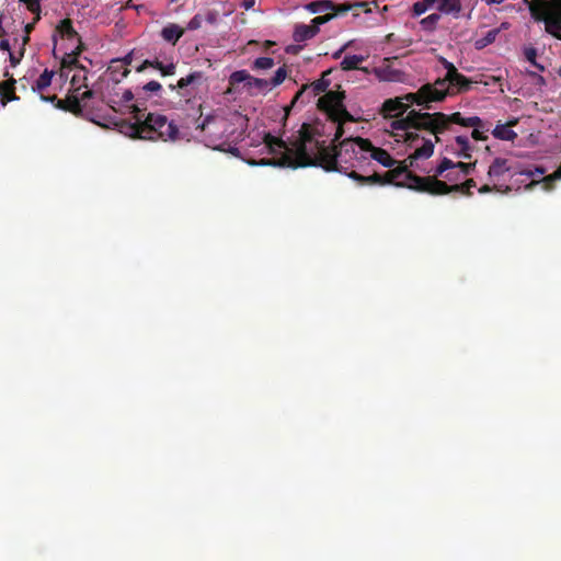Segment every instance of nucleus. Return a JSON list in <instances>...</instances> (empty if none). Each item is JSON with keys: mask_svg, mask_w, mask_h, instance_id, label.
Here are the masks:
<instances>
[{"mask_svg": "<svg viewBox=\"0 0 561 561\" xmlns=\"http://www.w3.org/2000/svg\"><path fill=\"white\" fill-rule=\"evenodd\" d=\"M133 100L136 101L134 104H138V102L140 103V108H147L146 105H145L146 99L144 96H141V92H139V90H136V92H133L129 89L124 91V93H123V95H122L119 101L111 100L108 102V105L113 110H115V105L116 104L117 105L127 104V103H129Z\"/></svg>", "mask_w": 561, "mask_h": 561, "instance_id": "obj_16", "label": "nucleus"}, {"mask_svg": "<svg viewBox=\"0 0 561 561\" xmlns=\"http://www.w3.org/2000/svg\"><path fill=\"white\" fill-rule=\"evenodd\" d=\"M557 180H561V164L557 168V170L553 173L545 176L540 181L533 180L526 187L533 188L537 184L542 183L543 188L550 191L553 187V182Z\"/></svg>", "mask_w": 561, "mask_h": 561, "instance_id": "obj_26", "label": "nucleus"}, {"mask_svg": "<svg viewBox=\"0 0 561 561\" xmlns=\"http://www.w3.org/2000/svg\"><path fill=\"white\" fill-rule=\"evenodd\" d=\"M517 124V119H512L506 124H497L492 130V135L500 140L514 141L517 138L516 131L512 129Z\"/></svg>", "mask_w": 561, "mask_h": 561, "instance_id": "obj_14", "label": "nucleus"}, {"mask_svg": "<svg viewBox=\"0 0 561 561\" xmlns=\"http://www.w3.org/2000/svg\"><path fill=\"white\" fill-rule=\"evenodd\" d=\"M108 69L111 71V75L113 76V79L116 82H119L123 79V78H121V73H122L123 69H122V67L117 66L116 60H112Z\"/></svg>", "mask_w": 561, "mask_h": 561, "instance_id": "obj_48", "label": "nucleus"}, {"mask_svg": "<svg viewBox=\"0 0 561 561\" xmlns=\"http://www.w3.org/2000/svg\"><path fill=\"white\" fill-rule=\"evenodd\" d=\"M499 34L497 30H490L484 37L476 41V48L482 49L488 45L492 44Z\"/></svg>", "mask_w": 561, "mask_h": 561, "instance_id": "obj_35", "label": "nucleus"}, {"mask_svg": "<svg viewBox=\"0 0 561 561\" xmlns=\"http://www.w3.org/2000/svg\"><path fill=\"white\" fill-rule=\"evenodd\" d=\"M456 144L459 146L460 150L457 152V156L463 159L471 158L472 146L469 142L468 137L466 136H456Z\"/></svg>", "mask_w": 561, "mask_h": 561, "instance_id": "obj_31", "label": "nucleus"}, {"mask_svg": "<svg viewBox=\"0 0 561 561\" xmlns=\"http://www.w3.org/2000/svg\"><path fill=\"white\" fill-rule=\"evenodd\" d=\"M286 77H287L286 67L285 66L279 67L276 70L274 77L271 79V81H268L270 85H272L273 88L278 87L279 84H282L284 82Z\"/></svg>", "mask_w": 561, "mask_h": 561, "instance_id": "obj_39", "label": "nucleus"}, {"mask_svg": "<svg viewBox=\"0 0 561 561\" xmlns=\"http://www.w3.org/2000/svg\"><path fill=\"white\" fill-rule=\"evenodd\" d=\"M205 80L204 73L202 71H194L187 75L186 77L181 78L176 84H170L169 88L171 90H184L190 85H199Z\"/></svg>", "mask_w": 561, "mask_h": 561, "instance_id": "obj_17", "label": "nucleus"}, {"mask_svg": "<svg viewBox=\"0 0 561 561\" xmlns=\"http://www.w3.org/2000/svg\"><path fill=\"white\" fill-rule=\"evenodd\" d=\"M365 60L360 55H347L341 61V68L345 71L355 70L359 68V65Z\"/></svg>", "mask_w": 561, "mask_h": 561, "instance_id": "obj_32", "label": "nucleus"}, {"mask_svg": "<svg viewBox=\"0 0 561 561\" xmlns=\"http://www.w3.org/2000/svg\"><path fill=\"white\" fill-rule=\"evenodd\" d=\"M251 75L247 70L233 71L229 77V88L226 93H233L236 87L240 83H244L248 87Z\"/></svg>", "mask_w": 561, "mask_h": 561, "instance_id": "obj_23", "label": "nucleus"}, {"mask_svg": "<svg viewBox=\"0 0 561 561\" xmlns=\"http://www.w3.org/2000/svg\"><path fill=\"white\" fill-rule=\"evenodd\" d=\"M330 82L324 79H319L313 81L309 87V89L312 90V96L319 95L320 93H323L327 91Z\"/></svg>", "mask_w": 561, "mask_h": 561, "instance_id": "obj_37", "label": "nucleus"}, {"mask_svg": "<svg viewBox=\"0 0 561 561\" xmlns=\"http://www.w3.org/2000/svg\"><path fill=\"white\" fill-rule=\"evenodd\" d=\"M454 165H455V169H459L463 175H468L474 169L476 162L466 163V162L459 161V162H454Z\"/></svg>", "mask_w": 561, "mask_h": 561, "instance_id": "obj_47", "label": "nucleus"}, {"mask_svg": "<svg viewBox=\"0 0 561 561\" xmlns=\"http://www.w3.org/2000/svg\"><path fill=\"white\" fill-rule=\"evenodd\" d=\"M94 92L92 90H87L81 94L80 100L85 101L88 99H91L93 96Z\"/></svg>", "mask_w": 561, "mask_h": 561, "instance_id": "obj_62", "label": "nucleus"}, {"mask_svg": "<svg viewBox=\"0 0 561 561\" xmlns=\"http://www.w3.org/2000/svg\"><path fill=\"white\" fill-rule=\"evenodd\" d=\"M409 160H404L401 162L399 167L392 168L391 170L387 171L383 176L385 180H389V184H396L397 186H405L408 188L409 184L413 183L409 178L408 174L412 173L408 170L409 168Z\"/></svg>", "mask_w": 561, "mask_h": 561, "instance_id": "obj_13", "label": "nucleus"}, {"mask_svg": "<svg viewBox=\"0 0 561 561\" xmlns=\"http://www.w3.org/2000/svg\"><path fill=\"white\" fill-rule=\"evenodd\" d=\"M203 18L199 14L194 15L187 23V30L195 31L202 26Z\"/></svg>", "mask_w": 561, "mask_h": 561, "instance_id": "obj_49", "label": "nucleus"}, {"mask_svg": "<svg viewBox=\"0 0 561 561\" xmlns=\"http://www.w3.org/2000/svg\"><path fill=\"white\" fill-rule=\"evenodd\" d=\"M127 108L135 118V123L129 125L131 136L162 141H176L182 138L179 126L165 115L146 113L147 108H140L139 102L128 105Z\"/></svg>", "mask_w": 561, "mask_h": 561, "instance_id": "obj_2", "label": "nucleus"}, {"mask_svg": "<svg viewBox=\"0 0 561 561\" xmlns=\"http://www.w3.org/2000/svg\"><path fill=\"white\" fill-rule=\"evenodd\" d=\"M0 49L1 50H5V51H10V43L8 39H1L0 41Z\"/></svg>", "mask_w": 561, "mask_h": 561, "instance_id": "obj_61", "label": "nucleus"}, {"mask_svg": "<svg viewBox=\"0 0 561 561\" xmlns=\"http://www.w3.org/2000/svg\"><path fill=\"white\" fill-rule=\"evenodd\" d=\"M131 60H133L131 54H128L123 59H116L117 66L122 67V69H123L122 73H121V78H126L129 75L130 70L128 69V65L131 64Z\"/></svg>", "mask_w": 561, "mask_h": 561, "instance_id": "obj_43", "label": "nucleus"}, {"mask_svg": "<svg viewBox=\"0 0 561 561\" xmlns=\"http://www.w3.org/2000/svg\"><path fill=\"white\" fill-rule=\"evenodd\" d=\"M352 5H353V10L362 9L366 13L371 12L370 3L367 1H357V2L352 3Z\"/></svg>", "mask_w": 561, "mask_h": 561, "instance_id": "obj_54", "label": "nucleus"}, {"mask_svg": "<svg viewBox=\"0 0 561 561\" xmlns=\"http://www.w3.org/2000/svg\"><path fill=\"white\" fill-rule=\"evenodd\" d=\"M38 20H36V16L34 18V21L32 23H28L25 25V35L23 36V46L25 44H27V42L30 41V33L32 32V30L34 28V25L35 23L37 22Z\"/></svg>", "mask_w": 561, "mask_h": 561, "instance_id": "obj_55", "label": "nucleus"}, {"mask_svg": "<svg viewBox=\"0 0 561 561\" xmlns=\"http://www.w3.org/2000/svg\"><path fill=\"white\" fill-rule=\"evenodd\" d=\"M163 66V62L160 61L159 59H154V60H145L139 67L136 68V71L137 72H142L147 67H152L157 70H161Z\"/></svg>", "mask_w": 561, "mask_h": 561, "instance_id": "obj_45", "label": "nucleus"}, {"mask_svg": "<svg viewBox=\"0 0 561 561\" xmlns=\"http://www.w3.org/2000/svg\"><path fill=\"white\" fill-rule=\"evenodd\" d=\"M274 66V59L271 57H259L253 61L252 69L267 70Z\"/></svg>", "mask_w": 561, "mask_h": 561, "instance_id": "obj_36", "label": "nucleus"}, {"mask_svg": "<svg viewBox=\"0 0 561 561\" xmlns=\"http://www.w3.org/2000/svg\"><path fill=\"white\" fill-rule=\"evenodd\" d=\"M298 137L291 142V147H288L286 141L279 137H275L267 133L264 135V144L270 148L272 152H275V147L284 149L285 152L282 157L274 161L262 160L261 165H277L287 168H306L318 165V151L314 154L308 152L307 144L312 142L316 136H320V133L313 128L310 124L304 123L298 131Z\"/></svg>", "mask_w": 561, "mask_h": 561, "instance_id": "obj_1", "label": "nucleus"}, {"mask_svg": "<svg viewBox=\"0 0 561 561\" xmlns=\"http://www.w3.org/2000/svg\"><path fill=\"white\" fill-rule=\"evenodd\" d=\"M375 75L382 81H400L402 72L389 66L375 69Z\"/></svg>", "mask_w": 561, "mask_h": 561, "instance_id": "obj_25", "label": "nucleus"}, {"mask_svg": "<svg viewBox=\"0 0 561 561\" xmlns=\"http://www.w3.org/2000/svg\"><path fill=\"white\" fill-rule=\"evenodd\" d=\"M409 112V104L399 98L386 100L381 107V114L385 117H393L394 119L405 117Z\"/></svg>", "mask_w": 561, "mask_h": 561, "instance_id": "obj_12", "label": "nucleus"}, {"mask_svg": "<svg viewBox=\"0 0 561 561\" xmlns=\"http://www.w3.org/2000/svg\"><path fill=\"white\" fill-rule=\"evenodd\" d=\"M306 9L311 13H325L335 9V3L331 0H318L308 3Z\"/></svg>", "mask_w": 561, "mask_h": 561, "instance_id": "obj_27", "label": "nucleus"}, {"mask_svg": "<svg viewBox=\"0 0 561 561\" xmlns=\"http://www.w3.org/2000/svg\"><path fill=\"white\" fill-rule=\"evenodd\" d=\"M56 107L77 116L82 114L81 100L77 95H68L65 100H57Z\"/></svg>", "mask_w": 561, "mask_h": 561, "instance_id": "obj_18", "label": "nucleus"}, {"mask_svg": "<svg viewBox=\"0 0 561 561\" xmlns=\"http://www.w3.org/2000/svg\"><path fill=\"white\" fill-rule=\"evenodd\" d=\"M356 144L359 151L369 152L371 159L386 168H392L397 163L387 150L375 147L369 139L356 137Z\"/></svg>", "mask_w": 561, "mask_h": 561, "instance_id": "obj_11", "label": "nucleus"}, {"mask_svg": "<svg viewBox=\"0 0 561 561\" xmlns=\"http://www.w3.org/2000/svg\"><path fill=\"white\" fill-rule=\"evenodd\" d=\"M399 99H403V102L409 105L416 104L430 110V103L442 102V94L440 92H437L434 83H425L416 92L407 93L399 96Z\"/></svg>", "mask_w": 561, "mask_h": 561, "instance_id": "obj_10", "label": "nucleus"}, {"mask_svg": "<svg viewBox=\"0 0 561 561\" xmlns=\"http://www.w3.org/2000/svg\"><path fill=\"white\" fill-rule=\"evenodd\" d=\"M393 119L390 123V127L393 130H401L402 134H397V141H401L407 145L409 148H414L413 153L408 156L407 160H409V165L413 167L414 161L421 160V159H428L434 153L435 144V136L433 137H425L421 136L420 131H427L425 128H415V127H408V128H399L394 125V123L401 121ZM430 136H432L430 134Z\"/></svg>", "mask_w": 561, "mask_h": 561, "instance_id": "obj_7", "label": "nucleus"}, {"mask_svg": "<svg viewBox=\"0 0 561 561\" xmlns=\"http://www.w3.org/2000/svg\"><path fill=\"white\" fill-rule=\"evenodd\" d=\"M434 9L445 14H458L461 11V0H434Z\"/></svg>", "mask_w": 561, "mask_h": 561, "instance_id": "obj_21", "label": "nucleus"}, {"mask_svg": "<svg viewBox=\"0 0 561 561\" xmlns=\"http://www.w3.org/2000/svg\"><path fill=\"white\" fill-rule=\"evenodd\" d=\"M318 149V165L328 172H340L347 175V170L355 167L354 161L364 159V152L356 149V137L341 140L337 145L325 146L324 140H314Z\"/></svg>", "mask_w": 561, "mask_h": 561, "instance_id": "obj_3", "label": "nucleus"}, {"mask_svg": "<svg viewBox=\"0 0 561 561\" xmlns=\"http://www.w3.org/2000/svg\"><path fill=\"white\" fill-rule=\"evenodd\" d=\"M481 128H476L472 130L471 133V137L474 139V140H486L488 139V136L482 131L480 130Z\"/></svg>", "mask_w": 561, "mask_h": 561, "instance_id": "obj_56", "label": "nucleus"}, {"mask_svg": "<svg viewBox=\"0 0 561 561\" xmlns=\"http://www.w3.org/2000/svg\"><path fill=\"white\" fill-rule=\"evenodd\" d=\"M268 85H270L268 80L260 79V78H254V77L251 76L249 84H248V89L250 91L251 89L254 88L256 90L262 91V90L268 88Z\"/></svg>", "mask_w": 561, "mask_h": 561, "instance_id": "obj_42", "label": "nucleus"}, {"mask_svg": "<svg viewBox=\"0 0 561 561\" xmlns=\"http://www.w3.org/2000/svg\"><path fill=\"white\" fill-rule=\"evenodd\" d=\"M57 32L62 36L67 38H79V34L73 28L72 22L70 19H64L59 22V24L56 27Z\"/></svg>", "mask_w": 561, "mask_h": 561, "instance_id": "obj_29", "label": "nucleus"}, {"mask_svg": "<svg viewBox=\"0 0 561 561\" xmlns=\"http://www.w3.org/2000/svg\"><path fill=\"white\" fill-rule=\"evenodd\" d=\"M15 83L16 81L13 78L0 82V96L2 105H7L9 102L19 99L15 95Z\"/></svg>", "mask_w": 561, "mask_h": 561, "instance_id": "obj_19", "label": "nucleus"}, {"mask_svg": "<svg viewBox=\"0 0 561 561\" xmlns=\"http://www.w3.org/2000/svg\"><path fill=\"white\" fill-rule=\"evenodd\" d=\"M465 127L484 128V123L479 116L466 117Z\"/></svg>", "mask_w": 561, "mask_h": 561, "instance_id": "obj_46", "label": "nucleus"}, {"mask_svg": "<svg viewBox=\"0 0 561 561\" xmlns=\"http://www.w3.org/2000/svg\"><path fill=\"white\" fill-rule=\"evenodd\" d=\"M529 11L533 19L545 23L548 34L561 41V0H531Z\"/></svg>", "mask_w": 561, "mask_h": 561, "instance_id": "obj_9", "label": "nucleus"}, {"mask_svg": "<svg viewBox=\"0 0 561 561\" xmlns=\"http://www.w3.org/2000/svg\"><path fill=\"white\" fill-rule=\"evenodd\" d=\"M347 176L360 185H387L389 184V180H385V176L378 173H374L371 175H362L356 171L352 170L347 173Z\"/></svg>", "mask_w": 561, "mask_h": 561, "instance_id": "obj_15", "label": "nucleus"}, {"mask_svg": "<svg viewBox=\"0 0 561 561\" xmlns=\"http://www.w3.org/2000/svg\"><path fill=\"white\" fill-rule=\"evenodd\" d=\"M434 0H419L412 5V16H420L424 14L427 10L434 9Z\"/></svg>", "mask_w": 561, "mask_h": 561, "instance_id": "obj_33", "label": "nucleus"}, {"mask_svg": "<svg viewBox=\"0 0 561 561\" xmlns=\"http://www.w3.org/2000/svg\"><path fill=\"white\" fill-rule=\"evenodd\" d=\"M300 49H301L300 46L289 45V46L286 47V53H288V54H298Z\"/></svg>", "mask_w": 561, "mask_h": 561, "instance_id": "obj_60", "label": "nucleus"}, {"mask_svg": "<svg viewBox=\"0 0 561 561\" xmlns=\"http://www.w3.org/2000/svg\"><path fill=\"white\" fill-rule=\"evenodd\" d=\"M215 119L213 115H207L201 124L197 125V128L201 130H205L206 127Z\"/></svg>", "mask_w": 561, "mask_h": 561, "instance_id": "obj_58", "label": "nucleus"}, {"mask_svg": "<svg viewBox=\"0 0 561 561\" xmlns=\"http://www.w3.org/2000/svg\"><path fill=\"white\" fill-rule=\"evenodd\" d=\"M309 89L308 84H305L301 87L300 90L295 94L291 103L289 106L286 107V115L288 114L289 110L295 106V104L304 96L305 92Z\"/></svg>", "mask_w": 561, "mask_h": 561, "instance_id": "obj_50", "label": "nucleus"}, {"mask_svg": "<svg viewBox=\"0 0 561 561\" xmlns=\"http://www.w3.org/2000/svg\"><path fill=\"white\" fill-rule=\"evenodd\" d=\"M440 20V15L438 13H432L427 15L426 18L422 19L420 21V24L423 30L425 31H434L438 21Z\"/></svg>", "mask_w": 561, "mask_h": 561, "instance_id": "obj_34", "label": "nucleus"}, {"mask_svg": "<svg viewBox=\"0 0 561 561\" xmlns=\"http://www.w3.org/2000/svg\"><path fill=\"white\" fill-rule=\"evenodd\" d=\"M53 77H54V71L45 69L41 73V76L37 78L34 85L32 87V89L34 91H38V92L45 90L46 88H48L50 85Z\"/></svg>", "mask_w": 561, "mask_h": 561, "instance_id": "obj_30", "label": "nucleus"}, {"mask_svg": "<svg viewBox=\"0 0 561 561\" xmlns=\"http://www.w3.org/2000/svg\"><path fill=\"white\" fill-rule=\"evenodd\" d=\"M408 178L413 182L409 184L410 190L431 195H446L457 192L470 196L472 194L471 188L476 187L473 179H468L461 184L448 185L446 182L433 176H420L415 173H409Z\"/></svg>", "mask_w": 561, "mask_h": 561, "instance_id": "obj_8", "label": "nucleus"}, {"mask_svg": "<svg viewBox=\"0 0 561 561\" xmlns=\"http://www.w3.org/2000/svg\"><path fill=\"white\" fill-rule=\"evenodd\" d=\"M507 160L503 158H495L494 161L489 167L488 175L489 178H500L508 168L506 167Z\"/></svg>", "mask_w": 561, "mask_h": 561, "instance_id": "obj_28", "label": "nucleus"}, {"mask_svg": "<svg viewBox=\"0 0 561 561\" xmlns=\"http://www.w3.org/2000/svg\"><path fill=\"white\" fill-rule=\"evenodd\" d=\"M82 49L83 45L80 43L73 51L65 54L61 59V67L69 69L77 68L87 71V68L78 61V56L81 54Z\"/></svg>", "mask_w": 561, "mask_h": 561, "instance_id": "obj_20", "label": "nucleus"}, {"mask_svg": "<svg viewBox=\"0 0 561 561\" xmlns=\"http://www.w3.org/2000/svg\"><path fill=\"white\" fill-rule=\"evenodd\" d=\"M455 169L454 161L448 158H443L439 164L435 169V175L433 178L443 175L446 171Z\"/></svg>", "mask_w": 561, "mask_h": 561, "instance_id": "obj_38", "label": "nucleus"}, {"mask_svg": "<svg viewBox=\"0 0 561 561\" xmlns=\"http://www.w3.org/2000/svg\"><path fill=\"white\" fill-rule=\"evenodd\" d=\"M175 69H176V66L175 64L173 62H170L168 65H164L162 66L160 72L162 76L167 77V76H173L175 73Z\"/></svg>", "mask_w": 561, "mask_h": 561, "instance_id": "obj_52", "label": "nucleus"}, {"mask_svg": "<svg viewBox=\"0 0 561 561\" xmlns=\"http://www.w3.org/2000/svg\"><path fill=\"white\" fill-rule=\"evenodd\" d=\"M318 33L312 28L311 25H306V24H297L295 26V31H294V41L295 42H305V41H308L312 37H314Z\"/></svg>", "mask_w": 561, "mask_h": 561, "instance_id": "obj_24", "label": "nucleus"}, {"mask_svg": "<svg viewBox=\"0 0 561 561\" xmlns=\"http://www.w3.org/2000/svg\"><path fill=\"white\" fill-rule=\"evenodd\" d=\"M545 173V169L542 167H536L534 170L526 169L520 172L522 175H526L528 178H533L535 175H542Z\"/></svg>", "mask_w": 561, "mask_h": 561, "instance_id": "obj_51", "label": "nucleus"}, {"mask_svg": "<svg viewBox=\"0 0 561 561\" xmlns=\"http://www.w3.org/2000/svg\"><path fill=\"white\" fill-rule=\"evenodd\" d=\"M23 54H24V48H22V50H21V53H20V57H15L13 54H10V61H11V65H12V66H16V65L20 62V60H21V58H22Z\"/></svg>", "mask_w": 561, "mask_h": 561, "instance_id": "obj_59", "label": "nucleus"}, {"mask_svg": "<svg viewBox=\"0 0 561 561\" xmlns=\"http://www.w3.org/2000/svg\"><path fill=\"white\" fill-rule=\"evenodd\" d=\"M21 2H23L27 10L33 13V14H36V20H41V2L43 0H20Z\"/></svg>", "mask_w": 561, "mask_h": 561, "instance_id": "obj_40", "label": "nucleus"}, {"mask_svg": "<svg viewBox=\"0 0 561 561\" xmlns=\"http://www.w3.org/2000/svg\"><path fill=\"white\" fill-rule=\"evenodd\" d=\"M438 60L444 69H446V75L443 78H437L433 83L437 92H440L442 101H444L447 96H454L470 91L473 84H489L488 81L467 78L458 71L453 62L444 57H439Z\"/></svg>", "mask_w": 561, "mask_h": 561, "instance_id": "obj_5", "label": "nucleus"}, {"mask_svg": "<svg viewBox=\"0 0 561 561\" xmlns=\"http://www.w3.org/2000/svg\"><path fill=\"white\" fill-rule=\"evenodd\" d=\"M162 90V85L158 82V81H150L148 83H146L145 85H142L139 90V92H141V95L144 93H154V94H158L160 91Z\"/></svg>", "mask_w": 561, "mask_h": 561, "instance_id": "obj_44", "label": "nucleus"}, {"mask_svg": "<svg viewBox=\"0 0 561 561\" xmlns=\"http://www.w3.org/2000/svg\"><path fill=\"white\" fill-rule=\"evenodd\" d=\"M450 124L465 127L466 117L460 112L445 114L443 112L428 113L410 110L405 117L394 123L399 128H425L428 134L435 136V141H440L439 135L447 130Z\"/></svg>", "mask_w": 561, "mask_h": 561, "instance_id": "obj_4", "label": "nucleus"}, {"mask_svg": "<svg viewBox=\"0 0 561 561\" xmlns=\"http://www.w3.org/2000/svg\"><path fill=\"white\" fill-rule=\"evenodd\" d=\"M445 178L450 181V182H454V181H457L458 180V173H455V172H448L445 174Z\"/></svg>", "mask_w": 561, "mask_h": 561, "instance_id": "obj_63", "label": "nucleus"}, {"mask_svg": "<svg viewBox=\"0 0 561 561\" xmlns=\"http://www.w3.org/2000/svg\"><path fill=\"white\" fill-rule=\"evenodd\" d=\"M345 99L344 91H328L318 100V108L325 112L329 119L336 124V130L332 145H337L344 135L343 124L354 122L353 115L346 110L343 101Z\"/></svg>", "mask_w": 561, "mask_h": 561, "instance_id": "obj_6", "label": "nucleus"}, {"mask_svg": "<svg viewBox=\"0 0 561 561\" xmlns=\"http://www.w3.org/2000/svg\"><path fill=\"white\" fill-rule=\"evenodd\" d=\"M335 16V14H331V13H325L323 15H319V16H316L314 19L311 20V26L312 28L319 33V30H320V25L329 22L330 20H332L333 18Z\"/></svg>", "mask_w": 561, "mask_h": 561, "instance_id": "obj_41", "label": "nucleus"}, {"mask_svg": "<svg viewBox=\"0 0 561 561\" xmlns=\"http://www.w3.org/2000/svg\"><path fill=\"white\" fill-rule=\"evenodd\" d=\"M184 28L179 26L178 24H169L164 26L161 31V36L165 42H169L173 45L183 36Z\"/></svg>", "mask_w": 561, "mask_h": 561, "instance_id": "obj_22", "label": "nucleus"}, {"mask_svg": "<svg viewBox=\"0 0 561 561\" xmlns=\"http://www.w3.org/2000/svg\"><path fill=\"white\" fill-rule=\"evenodd\" d=\"M350 10H353L352 3L351 4H335V9L332 10L333 11L332 14H335V16H336L337 14L346 13Z\"/></svg>", "mask_w": 561, "mask_h": 561, "instance_id": "obj_53", "label": "nucleus"}, {"mask_svg": "<svg viewBox=\"0 0 561 561\" xmlns=\"http://www.w3.org/2000/svg\"><path fill=\"white\" fill-rule=\"evenodd\" d=\"M525 57L526 59L531 62V64H535L536 61V57H537V51L535 48H528L525 50Z\"/></svg>", "mask_w": 561, "mask_h": 561, "instance_id": "obj_57", "label": "nucleus"}, {"mask_svg": "<svg viewBox=\"0 0 561 561\" xmlns=\"http://www.w3.org/2000/svg\"><path fill=\"white\" fill-rule=\"evenodd\" d=\"M493 191V187H491L490 185L488 184H484L482 185L480 188H479V193L481 194H484V193H490Z\"/></svg>", "mask_w": 561, "mask_h": 561, "instance_id": "obj_64", "label": "nucleus"}]
</instances>
